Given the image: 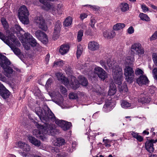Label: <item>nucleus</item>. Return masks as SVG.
Returning <instances> with one entry per match:
<instances>
[{
	"instance_id": "39",
	"label": "nucleus",
	"mask_w": 157,
	"mask_h": 157,
	"mask_svg": "<svg viewBox=\"0 0 157 157\" xmlns=\"http://www.w3.org/2000/svg\"><path fill=\"white\" fill-rule=\"evenodd\" d=\"M100 63L101 66L104 68L106 70H108V68L106 66V61L103 60H101L100 61Z\"/></svg>"
},
{
	"instance_id": "21",
	"label": "nucleus",
	"mask_w": 157,
	"mask_h": 157,
	"mask_svg": "<svg viewBox=\"0 0 157 157\" xmlns=\"http://www.w3.org/2000/svg\"><path fill=\"white\" fill-rule=\"evenodd\" d=\"M151 101V99L148 97L146 96L144 94H141L140 98L138 99V101L143 104L149 103Z\"/></svg>"
},
{
	"instance_id": "2",
	"label": "nucleus",
	"mask_w": 157,
	"mask_h": 157,
	"mask_svg": "<svg viewBox=\"0 0 157 157\" xmlns=\"http://www.w3.org/2000/svg\"><path fill=\"white\" fill-rule=\"evenodd\" d=\"M34 124L36 128L39 129H35L33 131V133L34 136L38 138L43 139L44 134H47L51 136H54L55 134V125L52 124H45L41 125L38 122L35 121Z\"/></svg>"
},
{
	"instance_id": "22",
	"label": "nucleus",
	"mask_w": 157,
	"mask_h": 157,
	"mask_svg": "<svg viewBox=\"0 0 157 157\" xmlns=\"http://www.w3.org/2000/svg\"><path fill=\"white\" fill-rule=\"evenodd\" d=\"M28 139L30 142L36 146L38 147L41 145L40 141L33 137L29 136L28 137Z\"/></svg>"
},
{
	"instance_id": "56",
	"label": "nucleus",
	"mask_w": 157,
	"mask_h": 157,
	"mask_svg": "<svg viewBox=\"0 0 157 157\" xmlns=\"http://www.w3.org/2000/svg\"><path fill=\"white\" fill-rule=\"evenodd\" d=\"M87 16V15L86 14L84 13L81 14L80 17L81 20H83L84 19L86 18Z\"/></svg>"
},
{
	"instance_id": "7",
	"label": "nucleus",
	"mask_w": 157,
	"mask_h": 157,
	"mask_svg": "<svg viewBox=\"0 0 157 157\" xmlns=\"http://www.w3.org/2000/svg\"><path fill=\"white\" fill-rule=\"evenodd\" d=\"M29 12L26 7L23 5L19 9L18 16L19 20H29Z\"/></svg>"
},
{
	"instance_id": "47",
	"label": "nucleus",
	"mask_w": 157,
	"mask_h": 157,
	"mask_svg": "<svg viewBox=\"0 0 157 157\" xmlns=\"http://www.w3.org/2000/svg\"><path fill=\"white\" fill-rule=\"evenodd\" d=\"M59 89L60 92L63 94H65L67 92V90L66 88L62 86H60Z\"/></svg>"
},
{
	"instance_id": "5",
	"label": "nucleus",
	"mask_w": 157,
	"mask_h": 157,
	"mask_svg": "<svg viewBox=\"0 0 157 157\" xmlns=\"http://www.w3.org/2000/svg\"><path fill=\"white\" fill-rule=\"evenodd\" d=\"M10 61L6 57L0 53V64L1 67L3 69L4 74L8 78L11 77L13 72V69L9 65L10 64Z\"/></svg>"
},
{
	"instance_id": "1",
	"label": "nucleus",
	"mask_w": 157,
	"mask_h": 157,
	"mask_svg": "<svg viewBox=\"0 0 157 157\" xmlns=\"http://www.w3.org/2000/svg\"><path fill=\"white\" fill-rule=\"evenodd\" d=\"M35 110L36 113L42 122L48 121L50 120L55 121L56 123L64 131L70 129L72 126L70 122L56 119L54 114L49 109L45 110L40 107H37Z\"/></svg>"
},
{
	"instance_id": "59",
	"label": "nucleus",
	"mask_w": 157,
	"mask_h": 157,
	"mask_svg": "<svg viewBox=\"0 0 157 157\" xmlns=\"http://www.w3.org/2000/svg\"><path fill=\"white\" fill-rule=\"evenodd\" d=\"M21 23L25 25H28L29 23V20H20Z\"/></svg>"
},
{
	"instance_id": "48",
	"label": "nucleus",
	"mask_w": 157,
	"mask_h": 157,
	"mask_svg": "<svg viewBox=\"0 0 157 157\" xmlns=\"http://www.w3.org/2000/svg\"><path fill=\"white\" fill-rule=\"evenodd\" d=\"M8 38L11 40L12 42H14L16 38L15 36H14L13 33L10 34L8 36Z\"/></svg>"
},
{
	"instance_id": "60",
	"label": "nucleus",
	"mask_w": 157,
	"mask_h": 157,
	"mask_svg": "<svg viewBox=\"0 0 157 157\" xmlns=\"http://www.w3.org/2000/svg\"><path fill=\"white\" fill-rule=\"evenodd\" d=\"M91 23H90V25L92 28H93L94 26L95 23L96 22L95 20H91Z\"/></svg>"
},
{
	"instance_id": "41",
	"label": "nucleus",
	"mask_w": 157,
	"mask_h": 157,
	"mask_svg": "<svg viewBox=\"0 0 157 157\" xmlns=\"http://www.w3.org/2000/svg\"><path fill=\"white\" fill-rule=\"evenodd\" d=\"M77 98L78 96L76 93L71 92L69 94V98L70 99H74Z\"/></svg>"
},
{
	"instance_id": "63",
	"label": "nucleus",
	"mask_w": 157,
	"mask_h": 157,
	"mask_svg": "<svg viewBox=\"0 0 157 157\" xmlns=\"http://www.w3.org/2000/svg\"><path fill=\"white\" fill-rule=\"evenodd\" d=\"M49 57L50 56L49 55L47 54L46 55V57L45 59V60L46 63H48V62L49 60Z\"/></svg>"
},
{
	"instance_id": "13",
	"label": "nucleus",
	"mask_w": 157,
	"mask_h": 157,
	"mask_svg": "<svg viewBox=\"0 0 157 157\" xmlns=\"http://www.w3.org/2000/svg\"><path fill=\"white\" fill-rule=\"evenodd\" d=\"M157 142V139L154 140H147L145 143V147L147 151L150 153H152L154 150L153 143H155Z\"/></svg>"
},
{
	"instance_id": "52",
	"label": "nucleus",
	"mask_w": 157,
	"mask_h": 157,
	"mask_svg": "<svg viewBox=\"0 0 157 157\" xmlns=\"http://www.w3.org/2000/svg\"><path fill=\"white\" fill-rule=\"evenodd\" d=\"M52 82V79L51 78H49L46 82V84L45 86L46 87H48Z\"/></svg>"
},
{
	"instance_id": "4",
	"label": "nucleus",
	"mask_w": 157,
	"mask_h": 157,
	"mask_svg": "<svg viewBox=\"0 0 157 157\" xmlns=\"http://www.w3.org/2000/svg\"><path fill=\"white\" fill-rule=\"evenodd\" d=\"M56 76L57 79L61 81L65 85L67 86L69 85L75 90L78 88L79 83L76 80V78L75 76L71 75L70 77L71 79L69 80L62 74L59 72L56 73Z\"/></svg>"
},
{
	"instance_id": "17",
	"label": "nucleus",
	"mask_w": 157,
	"mask_h": 157,
	"mask_svg": "<svg viewBox=\"0 0 157 157\" xmlns=\"http://www.w3.org/2000/svg\"><path fill=\"white\" fill-rule=\"evenodd\" d=\"M39 1L43 5L41 6L43 9L48 11L51 9L52 5L49 2L46 0H39Z\"/></svg>"
},
{
	"instance_id": "31",
	"label": "nucleus",
	"mask_w": 157,
	"mask_h": 157,
	"mask_svg": "<svg viewBox=\"0 0 157 157\" xmlns=\"http://www.w3.org/2000/svg\"><path fill=\"white\" fill-rule=\"evenodd\" d=\"M121 107L124 109H127L131 107V103L124 100L121 101Z\"/></svg>"
},
{
	"instance_id": "54",
	"label": "nucleus",
	"mask_w": 157,
	"mask_h": 157,
	"mask_svg": "<svg viewBox=\"0 0 157 157\" xmlns=\"http://www.w3.org/2000/svg\"><path fill=\"white\" fill-rule=\"evenodd\" d=\"M134 32V29L132 26L130 27L127 30V32L130 34Z\"/></svg>"
},
{
	"instance_id": "19",
	"label": "nucleus",
	"mask_w": 157,
	"mask_h": 157,
	"mask_svg": "<svg viewBox=\"0 0 157 157\" xmlns=\"http://www.w3.org/2000/svg\"><path fill=\"white\" fill-rule=\"evenodd\" d=\"M1 20H6V19L10 18L11 17L10 12L7 8L4 9L2 13Z\"/></svg>"
},
{
	"instance_id": "26",
	"label": "nucleus",
	"mask_w": 157,
	"mask_h": 157,
	"mask_svg": "<svg viewBox=\"0 0 157 157\" xmlns=\"http://www.w3.org/2000/svg\"><path fill=\"white\" fill-rule=\"evenodd\" d=\"M122 79L121 81V83L120 84H118L115 82L116 84H117L118 85V88L119 91L121 93L123 92H127L128 91V88L127 85L126 84H124L123 85H121V82L123 79V76H122Z\"/></svg>"
},
{
	"instance_id": "36",
	"label": "nucleus",
	"mask_w": 157,
	"mask_h": 157,
	"mask_svg": "<svg viewBox=\"0 0 157 157\" xmlns=\"http://www.w3.org/2000/svg\"><path fill=\"white\" fill-rule=\"evenodd\" d=\"M64 64V62L62 60H59L55 61L54 63V66H62Z\"/></svg>"
},
{
	"instance_id": "55",
	"label": "nucleus",
	"mask_w": 157,
	"mask_h": 157,
	"mask_svg": "<svg viewBox=\"0 0 157 157\" xmlns=\"http://www.w3.org/2000/svg\"><path fill=\"white\" fill-rule=\"evenodd\" d=\"M141 8L144 12H146L148 10V8L145 5H142L141 6Z\"/></svg>"
},
{
	"instance_id": "29",
	"label": "nucleus",
	"mask_w": 157,
	"mask_h": 157,
	"mask_svg": "<svg viewBox=\"0 0 157 157\" xmlns=\"http://www.w3.org/2000/svg\"><path fill=\"white\" fill-rule=\"evenodd\" d=\"M125 26L124 23H118L115 25L113 27V29L114 30H119L122 29Z\"/></svg>"
},
{
	"instance_id": "8",
	"label": "nucleus",
	"mask_w": 157,
	"mask_h": 157,
	"mask_svg": "<svg viewBox=\"0 0 157 157\" xmlns=\"http://www.w3.org/2000/svg\"><path fill=\"white\" fill-rule=\"evenodd\" d=\"M24 36L25 41L22 40L21 42H27L33 47L37 46L39 45L36 40L29 33H24Z\"/></svg>"
},
{
	"instance_id": "30",
	"label": "nucleus",
	"mask_w": 157,
	"mask_h": 157,
	"mask_svg": "<svg viewBox=\"0 0 157 157\" xmlns=\"http://www.w3.org/2000/svg\"><path fill=\"white\" fill-rule=\"evenodd\" d=\"M122 11L125 12L128 10V5L126 3H121L120 6Z\"/></svg>"
},
{
	"instance_id": "45",
	"label": "nucleus",
	"mask_w": 157,
	"mask_h": 157,
	"mask_svg": "<svg viewBox=\"0 0 157 157\" xmlns=\"http://www.w3.org/2000/svg\"><path fill=\"white\" fill-rule=\"evenodd\" d=\"M144 72L141 69L139 68H137L135 71V74L136 75H143Z\"/></svg>"
},
{
	"instance_id": "61",
	"label": "nucleus",
	"mask_w": 157,
	"mask_h": 157,
	"mask_svg": "<svg viewBox=\"0 0 157 157\" xmlns=\"http://www.w3.org/2000/svg\"><path fill=\"white\" fill-rule=\"evenodd\" d=\"M19 154L21 156H23L26 157L27 155V154L24 152H20Z\"/></svg>"
},
{
	"instance_id": "23",
	"label": "nucleus",
	"mask_w": 157,
	"mask_h": 157,
	"mask_svg": "<svg viewBox=\"0 0 157 157\" xmlns=\"http://www.w3.org/2000/svg\"><path fill=\"white\" fill-rule=\"evenodd\" d=\"M37 23L39 27L43 30L46 31L48 29V26L45 20H38Z\"/></svg>"
},
{
	"instance_id": "12",
	"label": "nucleus",
	"mask_w": 157,
	"mask_h": 157,
	"mask_svg": "<svg viewBox=\"0 0 157 157\" xmlns=\"http://www.w3.org/2000/svg\"><path fill=\"white\" fill-rule=\"evenodd\" d=\"M61 26L62 25L59 21H58L56 23L53 32V38L54 40H57L59 37Z\"/></svg>"
},
{
	"instance_id": "10",
	"label": "nucleus",
	"mask_w": 157,
	"mask_h": 157,
	"mask_svg": "<svg viewBox=\"0 0 157 157\" xmlns=\"http://www.w3.org/2000/svg\"><path fill=\"white\" fill-rule=\"evenodd\" d=\"M124 75L127 81L131 82L133 79L134 71L132 68L128 67L124 69Z\"/></svg>"
},
{
	"instance_id": "25",
	"label": "nucleus",
	"mask_w": 157,
	"mask_h": 157,
	"mask_svg": "<svg viewBox=\"0 0 157 157\" xmlns=\"http://www.w3.org/2000/svg\"><path fill=\"white\" fill-rule=\"evenodd\" d=\"M69 50V46L68 45H63L61 46L60 48L59 52L61 55H63L66 54L68 52Z\"/></svg>"
},
{
	"instance_id": "37",
	"label": "nucleus",
	"mask_w": 157,
	"mask_h": 157,
	"mask_svg": "<svg viewBox=\"0 0 157 157\" xmlns=\"http://www.w3.org/2000/svg\"><path fill=\"white\" fill-rule=\"evenodd\" d=\"M116 91V88L113 86V87H111L109 91L108 95H112L114 94Z\"/></svg>"
},
{
	"instance_id": "6",
	"label": "nucleus",
	"mask_w": 157,
	"mask_h": 157,
	"mask_svg": "<svg viewBox=\"0 0 157 157\" xmlns=\"http://www.w3.org/2000/svg\"><path fill=\"white\" fill-rule=\"evenodd\" d=\"M131 53L133 55L136 54L140 56L144 53V49L139 43H133L131 46Z\"/></svg>"
},
{
	"instance_id": "62",
	"label": "nucleus",
	"mask_w": 157,
	"mask_h": 157,
	"mask_svg": "<svg viewBox=\"0 0 157 157\" xmlns=\"http://www.w3.org/2000/svg\"><path fill=\"white\" fill-rule=\"evenodd\" d=\"M72 146L73 149H74L77 145L76 143L75 142H72Z\"/></svg>"
},
{
	"instance_id": "18",
	"label": "nucleus",
	"mask_w": 157,
	"mask_h": 157,
	"mask_svg": "<svg viewBox=\"0 0 157 157\" xmlns=\"http://www.w3.org/2000/svg\"><path fill=\"white\" fill-rule=\"evenodd\" d=\"M103 36L106 38L110 39L115 37L116 33L113 30L110 31L105 30L103 32Z\"/></svg>"
},
{
	"instance_id": "46",
	"label": "nucleus",
	"mask_w": 157,
	"mask_h": 157,
	"mask_svg": "<svg viewBox=\"0 0 157 157\" xmlns=\"http://www.w3.org/2000/svg\"><path fill=\"white\" fill-rule=\"evenodd\" d=\"M14 28L19 33L22 32H24L22 29H21L20 26L18 25H14Z\"/></svg>"
},
{
	"instance_id": "28",
	"label": "nucleus",
	"mask_w": 157,
	"mask_h": 157,
	"mask_svg": "<svg viewBox=\"0 0 157 157\" xmlns=\"http://www.w3.org/2000/svg\"><path fill=\"white\" fill-rule=\"evenodd\" d=\"M78 78L79 79V82H78L76 79V80L79 83V86H79L80 83L83 86H87L88 84V81L85 78L82 76H79Z\"/></svg>"
},
{
	"instance_id": "3",
	"label": "nucleus",
	"mask_w": 157,
	"mask_h": 157,
	"mask_svg": "<svg viewBox=\"0 0 157 157\" xmlns=\"http://www.w3.org/2000/svg\"><path fill=\"white\" fill-rule=\"evenodd\" d=\"M107 63L109 67L112 70L113 76L115 82L119 84L121 83L122 79V76L123 75L122 69L110 58L107 59Z\"/></svg>"
},
{
	"instance_id": "42",
	"label": "nucleus",
	"mask_w": 157,
	"mask_h": 157,
	"mask_svg": "<svg viewBox=\"0 0 157 157\" xmlns=\"http://www.w3.org/2000/svg\"><path fill=\"white\" fill-rule=\"evenodd\" d=\"M152 73L154 79L157 80V68H155L153 70Z\"/></svg>"
},
{
	"instance_id": "50",
	"label": "nucleus",
	"mask_w": 157,
	"mask_h": 157,
	"mask_svg": "<svg viewBox=\"0 0 157 157\" xmlns=\"http://www.w3.org/2000/svg\"><path fill=\"white\" fill-rule=\"evenodd\" d=\"M152 59L154 62L157 66V53H153V54Z\"/></svg>"
},
{
	"instance_id": "43",
	"label": "nucleus",
	"mask_w": 157,
	"mask_h": 157,
	"mask_svg": "<svg viewBox=\"0 0 157 157\" xmlns=\"http://www.w3.org/2000/svg\"><path fill=\"white\" fill-rule=\"evenodd\" d=\"M1 21L4 29H7L8 28L9 25L6 20H1Z\"/></svg>"
},
{
	"instance_id": "40",
	"label": "nucleus",
	"mask_w": 157,
	"mask_h": 157,
	"mask_svg": "<svg viewBox=\"0 0 157 157\" xmlns=\"http://www.w3.org/2000/svg\"><path fill=\"white\" fill-rule=\"evenodd\" d=\"M84 6L88 7H90L91 9H93L95 11L98 10L100 9V7H99L96 6H92L91 5H85Z\"/></svg>"
},
{
	"instance_id": "53",
	"label": "nucleus",
	"mask_w": 157,
	"mask_h": 157,
	"mask_svg": "<svg viewBox=\"0 0 157 157\" xmlns=\"http://www.w3.org/2000/svg\"><path fill=\"white\" fill-rule=\"evenodd\" d=\"M72 68L70 67H68L66 69V72L67 74H68L70 75V74H71L72 73Z\"/></svg>"
},
{
	"instance_id": "14",
	"label": "nucleus",
	"mask_w": 157,
	"mask_h": 157,
	"mask_svg": "<svg viewBox=\"0 0 157 157\" xmlns=\"http://www.w3.org/2000/svg\"><path fill=\"white\" fill-rule=\"evenodd\" d=\"M0 95L2 97L6 99L10 96V92L0 82Z\"/></svg>"
},
{
	"instance_id": "34",
	"label": "nucleus",
	"mask_w": 157,
	"mask_h": 157,
	"mask_svg": "<svg viewBox=\"0 0 157 157\" xmlns=\"http://www.w3.org/2000/svg\"><path fill=\"white\" fill-rule=\"evenodd\" d=\"M82 46L80 45H78L77 46V58H78L82 54Z\"/></svg>"
},
{
	"instance_id": "11",
	"label": "nucleus",
	"mask_w": 157,
	"mask_h": 157,
	"mask_svg": "<svg viewBox=\"0 0 157 157\" xmlns=\"http://www.w3.org/2000/svg\"><path fill=\"white\" fill-rule=\"evenodd\" d=\"M35 35L37 38L44 44H47L48 39L47 35L40 30H38L35 32Z\"/></svg>"
},
{
	"instance_id": "44",
	"label": "nucleus",
	"mask_w": 157,
	"mask_h": 157,
	"mask_svg": "<svg viewBox=\"0 0 157 157\" xmlns=\"http://www.w3.org/2000/svg\"><path fill=\"white\" fill-rule=\"evenodd\" d=\"M63 23L64 26H68L71 25L72 23V20H64Z\"/></svg>"
},
{
	"instance_id": "16",
	"label": "nucleus",
	"mask_w": 157,
	"mask_h": 157,
	"mask_svg": "<svg viewBox=\"0 0 157 157\" xmlns=\"http://www.w3.org/2000/svg\"><path fill=\"white\" fill-rule=\"evenodd\" d=\"M65 143L64 140L61 138H54L52 144L55 146H60L64 145Z\"/></svg>"
},
{
	"instance_id": "57",
	"label": "nucleus",
	"mask_w": 157,
	"mask_h": 157,
	"mask_svg": "<svg viewBox=\"0 0 157 157\" xmlns=\"http://www.w3.org/2000/svg\"><path fill=\"white\" fill-rule=\"evenodd\" d=\"M127 60H129V62L132 63L134 61V59L133 57H128L127 58Z\"/></svg>"
},
{
	"instance_id": "38",
	"label": "nucleus",
	"mask_w": 157,
	"mask_h": 157,
	"mask_svg": "<svg viewBox=\"0 0 157 157\" xmlns=\"http://www.w3.org/2000/svg\"><path fill=\"white\" fill-rule=\"evenodd\" d=\"M139 17L140 18V20H148L150 19L147 14L143 13H140Z\"/></svg>"
},
{
	"instance_id": "9",
	"label": "nucleus",
	"mask_w": 157,
	"mask_h": 157,
	"mask_svg": "<svg viewBox=\"0 0 157 157\" xmlns=\"http://www.w3.org/2000/svg\"><path fill=\"white\" fill-rule=\"evenodd\" d=\"M94 73L101 79L104 80L107 78V74L102 68L97 67L94 69Z\"/></svg>"
},
{
	"instance_id": "49",
	"label": "nucleus",
	"mask_w": 157,
	"mask_h": 157,
	"mask_svg": "<svg viewBox=\"0 0 157 157\" xmlns=\"http://www.w3.org/2000/svg\"><path fill=\"white\" fill-rule=\"evenodd\" d=\"M157 38V31H156L150 38L151 40H155Z\"/></svg>"
},
{
	"instance_id": "33",
	"label": "nucleus",
	"mask_w": 157,
	"mask_h": 157,
	"mask_svg": "<svg viewBox=\"0 0 157 157\" xmlns=\"http://www.w3.org/2000/svg\"><path fill=\"white\" fill-rule=\"evenodd\" d=\"M131 134L134 138H136L139 141L141 142L143 140V137L137 133L132 132Z\"/></svg>"
},
{
	"instance_id": "24",
	"label": "nucleus",
	"mask_w": 157,
	"mask_h": 157,
	"mask_svg": "<svg viewBox=\"0 0 157 157\" xmlns=\"http://www.w3.org/2000/svg\"><path fill=\"white\" fill-rule=\"evenodd\" d=\"M19 146L21 148L23 149L24 151L28 152L30 150V147L29 145L21 142L18 143Z\"/></svg>"
},
{
	"instance_id": "64",
	"label": "nucleus",
	"mask_w": 157,
	"mask_h": 157,
	"mask_svg": "<svg viewBox=\"0 0 157 157\" xmlns=\"http://www.w3.org/2000/svg\"><path fill=\"white\" fill-rule=\"evenodd\" d=\"M8 134L6 131L4 133V137L5 139H6L8 138Z\"/></svg>"
},
{
	"instance_id": "20",
	"label": "nucleus",
	"mask_w": 157,
	"mask_h": 157,
	"mask_svg": "<svg viewBox=\"0 0 157 157\" xmlns=\"http://www.w3.org/2000/svg\"><path fill=\"white\" fill-rule=\"evenodd\" d=\"M99 47L98 43L94 41L90 42L88 45V48L92 51H95L98 49Z\"/></svg>"
},
{
	"instance_id": "35",
	"label": "nucleus",
	"mask_w": 157,
	"mask_h": 157,
	"mask_svg": "<svg viewBox=\"0 0 157 157\" xmlns=\"http://www.w3.org/2000/svg\"><path fill=\"white\" fill-rule=\"evenodd\" d=\"M83 30H79L78 33L77 35V40L79 42L82 40V37L83 36Z\"/></svg>"
},
{
	"instance_id": "58",
	"label": "nucleus",
	"mask_w": 157,
	"mask_h": 157,
	"mask_svg": "<svg viewBox=\"0 0 157 157\" xmlns=\"http://www.w3.org/2000/svg\"><path fill=\"white\" fill-rule=\"evenodd\" d=\"M0 80L3 81L6 80V78L1 73H0Z\"/></svg>"
},
{
	"instance_id": "51",
	"label": "nucleus",
	"mask_w": 157,
	"mask_h": 157,
	"mask_svg": "<svg viewBox=\"0 0 157 157\" xmlns=\"http://www.w3.org/2000/svg\"><path fill=\"white\" fill-rule=\"evenodd\" d=\"M62 7V4H59L58 5L57 7L56 10L57 11L58 13L59 14L61 13L62 10L61 8Z\"/></svg>"
},
{
	"instance_id": "27",
	"label": "nucleus",
	"mask_w": 157,
	"mask_h": 157,
	"mask_svg": "<svg viewBox=\"0 0 157 157\" xmlns=\"http://www.w3.org/2000/svg\"><path fill=\"white\" fill-rule=\"evenodd\" d=\"M11 48L14 53L17 55H19L21 53V51L19 48L14 46L11 42L9 43L7 45Z\"/></svg>"
},
{
	"instance_id": "15",
	"label": "nucleus",
	"mask_w": 157,
	"mask_h": 157,
	"mask_svg": "<svg viewBox=\"0 0 157 157\" xmlns=\"http://www.w3.org/2000/svg\"><path fill=\"white\" fill-rule=\"evenodd\" d=\"M136 82L140 86H141L142 85H146L148 84L149 81L146 76L142 75L137 79Z\"/></svg>"
},
{
	"instance_id": "32",
	"label": "nucleus",
	"mask_w": 157,
	"mask_h": 157,
	"mask_svg": "<svg viewBox=\"0 0 157 157\" xmlns=\"http://www.w3.org/2000/svg\"><path fill=\"white\" fill-rule=\"evenodd\" d=\"M0 39L7 45L10 42L8 39H6L5 36L1 32H0Z\"/></svg>"
}]
</instances>
